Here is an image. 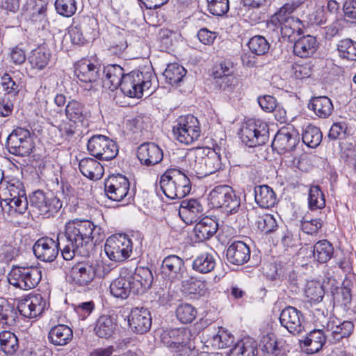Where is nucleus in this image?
I'll return each instance as SVG.
<instances>
[{
	"label": "nucleus",
	"instance_id": "1",
	"mask_svg": "<svg viewBox=\"0 0 356 356\" xmlns=\"http://www.w3.org/2000/svg\"><path fill=\"white\" fill-rule=\"evenodd\" d=\"M102 229L88 220L74 219L65 225L61 237V253L65 260H71L77 254L89 257L93 249V239L99 235Z\"/></svg>",
	"mask_w": 356,
	"mask_h": 356
},
{
	"label": "nucleus",
	"instance_id": "2",
	"mask_svg": "<svg viewBox=\"0 0 356 356\" xmlns=\"http://www.w3.org/2000/svg\"><path fill=\"white\" fill-rule=\"evenodd\" d=\"M184 170L188 175L203 177L210 175L221 168L220 156L210 149L198 148L188 153L184 159Z\"/></svg>",
	"mask_w": 356,
	"mask_h": 356
},
{
	"label": "nucleus",
	"instance_id": "3",
	"mask_svg": "<svg viewBox=\"0 0 356 356\" xmlns=\"http://www.w3.org/2000/svg\"><path fill=\"white\" fill-rule=\"evenodd\" d=\"M300 5L299 1H291L284 4L267 22V29L276 35L279 33L283 38L290 39L296 33L300 34L302 24L298 18L291 15Z\"/></svg>",
	"mask_w": 356,
	"mask_h": 356
},
{
	"label": "nucleus",
	"instance_id": "4",
	"mask_svg": "<svg viewBox=\"0 0 356 356\" xmlns=\"http://www.w3.org/2000/svg\"><path fill=\"white\" fill-rule=\"evenodd\" d=\"M184 169L185 163L183 168H169L161 176L160 188L169 199H181L191 192V181Z\"/></svg>",
	"mask_w": 356,
	"mask_h": 356
},
{
	"label": "nucleus",
	"instance_id": "5",
	"mask_svg": "<svg viewBox=\"0 0 356 356\" xmlns=\"http://www.w3.org/2000/svg\"><path fill=\"white\" fill-rule=\"evenodd\" d=\"M313 315L316 326L322 327L326 331L328 339L333 342L348 337L353 331L354 325L352 322L346 321L341 323L337 318L327 317V311L325 314L324 310L315 309Z\"/></svg>",
	"mask_w": 356,
	"mask_h": 356
},
{
	"label": "nucleus",
	"instance_id": "6",
	"mask_svg": "<svg viewBox=\"0 0 356 356\" xmlns=\"http://www.w3.org/2000/svg\"><path fill=\"white\" fill-rule=\"evenodd\" d=\"M155 78L151 70L132 71L124 77L120 90L124 95L132 98H141L143 92L149 90Z\"/></svg>",
	"mask_w": 356,
	"mask_h": 356
},
{
	"label": "nucleus",
	"instance_id": "7",
	"mask_svg": "<svg viewBox=\"0 0 356 356\" xmlns=\"http://www.w3.org/2000/svg\"><path fill=\"white\" fill-rule=\"evenodd\" d=\"M239 137L250 147L264 145L269 139L268 126L260 119H249L242 124Z\"/></svg>",
	"mask_w": 356,
	"mask_h": 356
},
{
	"label": "nucleus",
	"instance_id": "8",
	"mask_svg": "<svg viewBox=\"0 0 356 356\" xmlns=\"http://www.w3.org/2000/svg\"><path fill=\"white\" fill-rule=\"evenodd\" d=\"M199 120L192 115L179 117L172 127L175 138L181 143L191 145L201 136Z\"/></svg>",
	"mask_w": 356,
	"mask_h": 356
},
{
	"label": "nucleus",
	"instance_id": "9",
	"mask_svg": "<svg viewBox=\"0 0 356 356\" xmlns=\"http://www.w3.org/2000/svg\"><path fill=\"white\" fill-rule=\"evenodd\" d=\"M41 279V270L33 266H13L8 275L9 284L23 290L34 289Z\"/></svg>",
	"mask_w": 356,
	"mask_h": 356
},
{
	"label": "nucleus",
	"instance_id": "10",
	"mask_svg": "<svg viewBox=\"0 0 356 356\" xmlns=\"http://www.w3.org/2000/svg\"><path fill=\"white\" fill-rule=\"evenodd\" d=\"M209 200L213 208H220L227 215L236 213L241 206L240 198L227 185L216 186L210 192Z\"/></svg>",
	"mask_w": 356,
	"mask_h": 356
},
{
	"label": "nucleus",
	"instance_id": "11",
	"mask_svg": "<svg viewBox=\"0 0 356 356\" xmlns=\"http://www.w3.org/2000/svg\"><path fill=\"white\" fill-rule=\"evenodd\" d=\"M30 204L33 211L45 218L53 217L56 215L62 208L63 203L54 194L44 193L38 190L30 196Z\"/></svg>",
	"mask_w": 356,
	"mask_h": 356
},
{
	"label": "nucleus",
	"instance_id": "12",
	"mask_svg": "<svg viewBox=\"0 0 356 356\" xmlns=\"http://www.w3.org/2000/svg\"><path fill=\"white\" fill-rule=\"evenodd\" d=\"M133 250V243L126 234L109 236L104 245V252L111 261L120 262L128 259Z\"/></svg>",
	"mask_w": 356,
	"mask_h": 356
},
{
	"label": "nucleus",
	"instance_id": "13",
	"mask_svg": "<svg viewBox=\"0 0 356 356\" xmlns=\"http://www.w3.org/2000/svg\"><path fill=\"white\" fill-rule=\"evenodd\" d=\"M87 149L89 153L101 160H112L118 153V147L115 141L104 135H94L88 141Z\"/></svg>",
	"mask_w": 356,
	"mask_h": 356
},
{
	"label": "nucleus",
	"instance_id": "14",
	"mask_svg": "<svg viewBox=\"0 0 356 356\" xmlns=\"http://www.w3.org/2000/svg\"><path fill=\"white\" fill-rule=\"evenodd\" d=\"M129 181L122 175H111L104 182V189L107 197L113 201L120 202L124 200L129 201L131 198L129 194Z\"/></svg>",
	"mask_w": 356,
	"mask_h": 356
},
{
	"label": "nucleus",
	"instance_id": "15",
	"mask_svg": "<svg viewBox=\"0 0 356 356\" xmlns=\"http://www.w3.org/2000/svg\"><path fill=\"white\" fill-rule=\"evenodd\" d=\"M7 148L12 154L20 156L29 155L33 148L32 139L28 130L18 128L8 137Z\"/></svg>",
	"mask_w": 356,
	"mask_h": 356
},
{
	"label": "nucleus",
	"instance_id": "16",
	"mask_svg": "<svg viewBox=\"0 0 356 356\" xmlns=\"http://www.w3.org/2000/svg\"><path fill=\"white\" fill-rule=\"evenodd\" d=\"M62 249L61 237L59 234L56 240L50 237H42L34 244L33 250L35 257L45 262L53 261Z\"/></svg>",
	"mask_w": 356,
	"mask_h": 356
},
{
	"label": "nucleus",
	"instance_id": "17",
	"mask_svg": "<svg viewBox=\"0 0 356 356\" xmlns=\"http://www.w3.org/2000/svg\"><path fill=\"white\" fill-rule=\"evenodd\" d=\"M47 307V302L40 293L31 294L18 300L17 309L26 318L40 316Z\"/></svg>",
	"mask_w": 356,
	"mask_h": 356
},
{
	"label": "nucleus",
	"instance_id": "18",
	"mask_svg": "<svg viewBox=\"0 0 356 356\" xmlns=\"http://www.w3.org/2000/svg\"><path fill=\"white\" fill-rule=\"evenodd\" d=\"M186 273L184 260L175 254L165 257L161 264V273L162 277L175 282L184 278Z\"/></svg>",
	"mask_w": 356,
	"mask_h": 356
},
{
	"label": "nucleus",
	"instance_id": "19",
	"mask_svg": "<svg viewBox=\"0 0 356 356\" xmlns=\"http://www.w3.org/2000/svg\"><path fill=\"white\" fill-rule=\"evenodd\" d=\"M234 65L231 61L223 60L216 65L213 70L214 79H220V88L227 95L232 94L236 85V79L232 76Z\"/></svg>",
	"mask_w": 356,
	"mask_h": 356
},
{
	"label": "nucleus",
	"instance_id": "20",
	"mask_svg": "<svg viewBox=\"0 0 356 356\" xmlns=\"http://www.w3.org/2000/svg\"><path fill=\"white\" fill-rule=\"evenodd\" d=\"M280 322L292 334L301 333L304 329V316L302 312L293 307H286L280 314Z\"/></svg>",
	"mask_w": 356,
	"mask_h": 356
},
{
	"label": "nucleus",
	"instance_id": "21",
	"mask_svg": "<svg viewBox=\"0 0 356 356\" xmlns=\"http://www.w3.org/2000/svg\"><path fill=\"white\" fill-rule=\"evenodd\" d=\"M192 334L186 327L173 328L163 330L161 334V340L164 346L176 350L186 346L191 341Z\"/></svg>",
	"mask_w": 356,
	"mask_h": 356
},
{
	"label": "nucleus",
	"instance_id": "22",
	"mask_svg": "<svg viewBox=\"0 0 356 356\" xmlns=\"http://www.w3.org/2000/svg\"><path fill=\"white\" fill-rule=\"evenodd\" d=\"M298 142L299 136L296 131L289 128H282L275 136L272 147L282 154L293 150Z\"/></svg>",
	"mask_w": 356,
	"mask_h": 356
},
{
	"label": "nucleus",
	"instance_id": "23",
	"mask_svg": "<svg viewBox=\"0 0 356 356\" xmlns=\"http://www.w3.org/2000/svg\"><path fill=\"white\" fill-rule=\"evenodd\" d=\"M128 323L131 330L137 334H145L152 326L150 312L144 307H136L131 309Z\"/></svg>",
	"mask_w": 356,
	"mask_h": 356
},
{
	"label": "nucleus",
	"instance_id": "24",
	"mask_svg": "<svg viewBox=\"0 0 356 356\" xmlns=\"http://www.w3.org/2000/svg\"><path fill=\"white\" fill-rule=\"evenodd\" d=\"M96 270L95 266L88 263H78L73 266L70 273V280L74 286H86L95 279Z\"/></svg>",
	"mask_w": 356,
	"mask_h": 356
},
{
	"label": "nucleus",
	"instance_id": "25",
	"mask_svg": "<svg viewBox=\"0 0 356 356\" xmlns=\"http://www.w3.org/2000/svg\"><path fill=\"white\" fill-rule=\"evenodd\" d=\"M204 211L203 205L200 201L196 199L184 200L181 202L179 208V216L187 225L197 221L202 216Z\"/></svg>",
	"mask_w": 356,
	"mask_h": 356
},
{
	"label": "nucleus",
	"instance_id": "26",
	"mask_svg": "<svg viewBox=\"0 0 356 356\" xmlns=\"http://www.w3.org/2000/svg\"><path fill=\"white\" fill-rule=\"evenodd\" d=\"M133 293L142 294L149 289L153 282L152 271L145 267H138L134 273L128 276Z\"/></svg>",
	"mask_w": 356,
	"mask_h": 356
},
{
	"label": "nucleus",
	"instance_id": "27",
	"mask_svg": "<svg viewBox=\"0 0 356 356\" xmlns=\"http://www.w3.org/2000/svg\"><path fill=\"white\" fill-rule=\"evenodd\" d=\"M137 156L141 163L154 165L162 161L163 153L154 143H145L138 147Z\"/></svg>",
	"mask_w": 356,
	"mask_h": 356
},
{
	"label": "nucleus",
	"instance_id": "28",
	"mask_svg": "<svg viewBox=\"0 0 356 356\" xmlns=\"http://www.w3.org/2000/svg\"><path fill=\"white\" fill-rule=\"evenodd\" d=\"M102 77L103 87L113 91L121 87L125 74L119 65H108L104 67Z\"/></svg>",
	"mask_w": 356,
	"mask_h": 356
},
{
	"label": "nucleus",
	"instance_id": "29",
	"mask_svg": "<svg viewBox=\"0 0 356 356\" xmlns=\"http://www.w3.org/2000/svg\"><path fill=\"white\" fill-rule=\"evenodd\" d=\"M226 256L231 264L243 265L250 259V250L245 243L236 241L227 248Z\"/></svg>",
	"mask_w": 356,
	"mask_h": 356
},
{
	"label": "nucleus",
	"instance_id": "30",
	"mask_svg": "<svg viewBox=\"0 0 356 356\" xmlns=\"http://www.w3.org/2000/svg\"><path fill=\"white\" fill-rule=\"evenodd\" d=\"M314 329L302 341L308 354L318 352L328 339L326 331L322 327Z\"/></svg>",
	"mask_w": 356,
	"mask_h": 356
},
{
	"label": "nucleus",
	"instance_id": "31",
	"mask_svg": "<svg viewBox=\"0 0 356 356\" xmlns=\"http://www.w3.org/2000/svg\"><path fill=\"white\" fill-rule=\"evenodd\" d=\"M218 228V222L206 216L196 223L193 232L198 241H204L213 236L216 233Z\"/></svg>",
	"mask_w": 356,
	"mask_h": 356
},
{
	"label": "nucleus",
	"instance_id": "32",
	"mask_svg": "<svg viewBox=\"0 0 356 356\" xmlns=\"http://www.w3.org/2000/svg\"><path fill=\"white\" fill-rule=\"evenodd\" d=\"M72 330L64 324H58L52 327L48 333L49 341L56 346L67 345L72 341Z\"/></svg>",
	"mask_w": 356,
	"mask_h": 356
},
{
	"label": "nucleus",
	"instance_id": "33",
	"mask_svg": "<svg viewBox=\"0 0 356 356\" xmlns=\"http://www.w3.org/2000/svg\"><path fill=\"white\" fill-rule=\"evenodd\" d=\"M65 115L67 119L74 123H83L90 117V111L84 104L76 100L70 101L65 107Z\"/></svg>",
	"mask_w": 356,
	"mask_h": 356
},
{
	"label": "nucleus",
	"instance_id": "34",
	"mask_svg": "<svg viewBox=\"0 0 356 356\" xmlns=\"http://www.w3.org/2000/svg\"><path fill=\"white\" fill-rule=\"evenodd\" d=\"M81 174L91 180L100 179L104 175V167L97 160L92 158H83L79 163Z\"/></svg>",
	"mask_w": 356,
	"mask_h": 356
},
{
	"label": "nucleus",
	"instance_id": "35",
	"mask_svg": "<svg viewBox=\"0 0 356 356\" xmlns=\"http://www.w3.org/2000/svg\"><path fill=\"white\" fill-rule=\"evenodd\" d=\"M318 42L315 37L305 35L297 40L293 45L294 54L300 58H307L313 55L317 49Z\"/></svg>",
	"mask_w": 356,
	"mask_h": 356
},
{
	"label": "nucleus",
	"instance_id": "36",
	"mask_svg": "<svg viewBox=\"0 0 356 356\" xmlns=\"http://www.w3.org/2000/svg\"><path fill=\"white\" fill-rule=\"evenodd\" d=\"M99 67L86 60L79 62L74 70L77 78L85 83L97 81L99 76Z\"/></svg>",
	"mask_w": 356,
	"mask_h": 356
},
{
	"label": "nucleus",
	"instance_id": "37",
	"mask_svg": "<svg viewBox=\"0 0 356 356\" xmlns=\"http://www.w3.org/2000/svg\"><path fill=\"white\" fill-rule=\"evenodd\" d=\"M255 202L262 208H270L277 202L273 190L267 185L257 186L254 189Z\"/></svg>",
	"mask_w": 356,
	"mask_h": 356
},
{
	"label": "nucleus",
	"instance_id": "38",
	"mask_svg": "<svg viewBox=\"0 0 356 356\" xmlns=\"http://www.w3.org/2000/svg\"><path fill=\"white\" fill-rule=\"evenodd\" d=\"M308 107L321 118L329 117L333 111V104L326 96L314 97L310 100Z\"/></svg>",
	"mask_w": 356,
	"mask_h": 356
},
{
	"label": "nucleus",
	"instance_id": "39",
	"mask_svg": "<svg viewBox=\"0 0 356 356\" xmlns=\"http://www.w3.org/2000/svg\"><path fill=\"white\" fill-rule=\"evenodd\" d=\"M274 334L264 336L260 341V348L264 356H284V350Z\"/></svg>",
	"mask_w": 356,
	"mask_h": 356
},
{
	"label": "nucleus",
	"instance_id": "40",
	"mask_svg": "<svg viewBox=\"0 0 356 356\" xmlns=\"http://www.w3.org/2000/svg\"><path fill=\"white\" fill-rule=\"evenodd\" d=\"M0 205L3 211L8 216L16 217L18 215L24 214L27 211L29 203L26 195H19L18 199L15 200L10 199L9 202L1 203Z\"/></svg>",
	"mask_w": 356,
	"mask_h": 356
},
{
	"label": "nucleus",
	"instance_id": "41",
	"mask_svg": "<svg viewBox=\"0 0 356 356\" xmlns=\"http://www.w3.org/2000/svg\"><path fill=\"white\" fill-rule=\"evenodd\" d=\"M111 293L117 298L126 299L132 292V287L127 277L120 276L110 284Z\"/></svg>",
	"mask_w": 356,
	"mask_h": 356
},
{
	"label": "nucleus",
	"instance_id": "42",
	"mask_svg": "<svg viewBox=\"0 0 356 356\" xmlns=\"http://www.w3.org/2000/svg\"><path fill=\"white\" fill-rule=\"evenodd\" d=\"M116 327V322L112 316L103 315L97 319L95 331L98 337L108 338L113 335Z\"/></svg>",
	"mask_w": 356,
	"mask_h": 356
},
{
	"label": "nucleus",
	"instance_id": "43",
	"mask_svg": "<svg viewBox=\"0 0 356 356\" xmlns=\"http://www.w3.org/2000/svg\"><path fill=\"white\" fill-rule=\"evenodd\" d=\"M12 195L25 196L26 192L22 182L18 179H13L6 183H1L0 199H8Z\"/></svg>",
	"mask_w": 356,
	"mask_h": 356
},
{
	"label": "nucleus",
	"instance_id": "44",
	"mask_svg": "<svg viewBox=\"0 0 356 356\" xmlns=\"http://www.w3.org/2000/svg\"><path fill=\"white\" fill-rule=\"evenodd\" d=\"M19 348V341L14 332H0V349L7 355H14Z\"/></svg>",
	"mask_w": 356,
	"mask_h": 356
},
{
	"label": "nucleus",
	"instance_id": "45",
	"mask_svg": "<svg viewBox=\"0 0 356 356\" xmlns=\"http://www.w3.org/2000/svg\"><path fill=\"white\" fill-rule=\"evenodd\" d=\"M257 353L256 343L250 338L238 341L229 352V356H255Z\"/></svg>",
	"mask_w": 356,
	"mask_h": 356
},
{
	"label": "nucleus",
	"instance_id": "46",
	"mask_svg": "<svg viewBox=\"0 0 356 356\" xmlns=\"http://www.w3.org/2000/svg\"><path fill=\"white\" fill-rule=\"evenodd\" d=\"M216 266V259L213 255L204 252L197 256L193 262V268L200 273H208Z\"/></svg>",
	"mask_w": 356,
	"mask_h": 356
},
{
	"label": "nucleus",
	"instance_id": "47",
	"mask_svg": "<svg viewBox=\"0 0 356 356\" xmlns=\"http://www.w3.org/2000/svg\"><path fill=\"white\" fill-rule=\"evenodd\" d=\"M332 245L327 240L318 241L314 246V257L319 263H326L333 254Z\"/></svg>",
	"mask_w": 356,
	"mask_h": 356
},
{
	"label": "nucleus",
	"instance_id": "48",
	"mask_svg": "<svg viewBox=\"0 0 356 356\" xmlns=\"http://www.w3.org/2000/svg\"><path fill=\"white\" fill-rule=\"evenodd\" d=\"M339 56L348 61L356 60V42L346 38L340 40L337 44Z\"/></svg>",
	"mask_w": 356,
	"mask_h": 356
},
{
	"label": "nucleus",
	"instance_id": "49",
	"mask_svg": "<svg viewBox=\"0 0 356 356\" xmlns=\"http://www.w3.org/2000/svg\"><path fill=\"white\" fill-rule=\"evenodd\" d=\"M50 56L48 49L44 47H39L32 51L29 56V61L33 68L42 70L48 64Z\"/></svg>",
	"mask_w": 356,
	"mask_h": 356
},
{
	"label": "nucleus",
	"instance_id": "50",
	"mask_svg": "<svg viewBox=\"0 0 356 356\" xmlns=\"http://www.w3.org/2000/svg\"><path fill=\"white\" fill-rule=\"evenodd\" d=\"M322 137L320 129L313 125L306 127L302 134L303 143L312 148H315L320 145Z\"/></svg>",
	"mask_w": 356,
	"mask_h": 356
},
{
	"label": "nucleus",
	"instance_id": "51",
	"mask_svg": "<svg viewBox=\"0 0 356 356\" xmlns=\"http://www.w3.org/2000/svg\"><path fill=\"white\" fill-rule=\"evenodd\" d=\"M186 74L185 68L178 63L169 64L163 72L167 82L175 85L180 82Z\"/></svg>",
	"mask_w": 356,
	"mask_h": 356
},
{
	"label": "nucleus",
	"instance_id": "52",
	"mask_svg": "<svg viewBox=\"0 0 356 356\" xmlns=\"http://www.w3.org/2000/svg\"><path fill=\"white\" fill-rule=\"evenodd\" d=\"M197 314V309L192 305L181 303L176 309L177 318L182 323L193 322Z\"/></svg>",
	"mask_w": 356,
	"mask_h": 356
},
{
	"label": "nucleus",
	"instance_id": "53",
	"mask_svg": "<svg viewBox=\"0 0 356 356\" xmlns=\"http://www.w3.org/2000/svg\"><path fill=\"white\" fill-rule=\"evenodd\" d=\"M17 318V311L11 304L8 302L0 304V324L3 326H12L15 323Z\"/></svg>",
	"mask_w": 356,
	"mask_h": 356
},
{
	"label": "nucleus",
	"instance_id": "54",
	"mask_svg": "<svg viewBox=\"0 0 356 356\" xmlns=\"http://www.w3.org/2000/svg\"><path fill=\"white\" fill-rule=\"evenodd\" d=\"M309 207L312 210L323 209L325 205L324 195L318 186H311L308 197Z\"/></svg>",
	"mask_w": 356,
	"mask_h": 356
},
{
	"label": "nucleus",
	"instance_id": "55",
	"mask_svg": "<svg viewBox=\"0 0 356 356\" xmlns=\"http://www.w3.org/2000/svg\"><path fill=\"white\" fill-rule=\"evenodd\" d=\"M305 293L308 300L312 303L319 302L324 296L322 284L318 282L309 281L307 283Z\"/></svg>",
	"mask_w": 356,
	"mask_h": 356
},
{
	"label": "nucleus",
	"instance_id": "56",
	"mask_svg": "<svg viewBox=\"0 0 356 356\" xmlns=\"http://www.w3.org/2000/svg\"><path fill=\"white\" fill-rule=\"evenodd\" d=\"M233 341V336L222 327L209 341L214 349H222L229 346Z\"/></svg>",
	"mask_w": 356,
	"mask_h": 356
},
{
	"label": "nucleus",
	"instance_id": "57",
	"mask_svg": "<svg viewBox=\"0 0 356 356\" xmlns=\"http://www.w3.org/2000/svg\"><path fill=\"white\" fill-rule=\"evenodd\" d=\"M249 49L252 54L260 56L266 54L269 49V44L266 38L261 35L251 38L248 43Z\"/></svg>",
	"mask_w": 356,
	"mask_h": 356
},
{
	"label": "nucleus",
	"instance_id": "58",
	"mask_svg": "<svg viewBox=\"0 0 356 356\" xmlns=\"http://www.w3.org/2000/svg\"><path fill=\"white\" fill-rule=\"evenodd\" d=\"M56 12L66 17L74 15L77 10L76 0H56L55 2Z\"/></svg>",
	"mask_w": 356,
	"mask_h": 356
},
{
	"label": "nucleus",
	"instance_id": "59",
	"mask_svg": "<svg viewBox=\"0 0 356 356\" xmlns=\"http://www.w3.org/2000/svg\"><path fill=\"white\" fill-rule=\"evenodd\" d=\"M257 228L265 234L274 232L277 227V222L273 215L265 213L259 216L257 220Z\"/></svg>",
	"mask_w": 356,
	"mask_h": 356
},
{
	"label": "nucleus",
	"instance_id": "60",
	"mask_svg": "<svg viewBox=\"0 0 356 356\" xmlns=\"http://www.w3.org/2000/svg\"><path fill=\"white\" fill-rule=\"evenodd\" d=\"M127 48V42L121 32H118L114 35L113 39L108 48L111 54L120 56Z\"/></svg>",
	"mask_w": 356,
	"mask_h": 356
},
{
	"label": "nucleus",
	"instance_id": "61",
	"mask_svg": "<svg viewBox=\"0 0 356 356\" xmlns=\"http://www.w3.org/2000/svg\"><path fill=\"white\" fill-rule=\"evenodd\" d=\"M208 10L213 15L222 16L229 9V0H207Z\"/></svg>",
	"mask_w": 356,
	"mask_h": 356
},
{
	"label": "nucleus",
	"instance_id": "62",
	"mask_svg": "<svg viewBox=\"0 0 356 356\" xmlns=\"http://www.w3.org/2000/svg\"><path fill=\"white\" fill-rule=\"evenodd\" d=\"M1 86L6 94L13 97L16 96L19 91V84L8 74L1 76Z\"/></svg>",
	"mask_w": 356,
	"mask_h": 356
},
{
	"label": "nucleus",
	"instance_id": "63",
	"mask_svg": "<svg viewBox=\"0 0 356 356\" xmlns=\"http://www.w3.org/2000/svg\"><path fill=\"white\" fill-rule=\"evenodd\" d=\"M68 33L71 42L74 44L82 45L88 41L87 36L83 34L81 25L72 26Z\"/></svg>",
	"mask_w": 356,
	"mask_h": 356
},
{
	"label": "nucleus",
	"instance_id": "64",
	"mask_svg": "<svg viewBox=\"0 0 356 356\" xmlns=\"http://www.w3.org/2000/svg\"><path fill=\"white\" fill-rule=\"evenodd\" d=\"M323 221L321 219L307 220L305 218L301 221V229L307 234H316L322 227Z\"/></svg>",
	"mask_w": 356,
	"mask_h": 356
}]
</instances>
